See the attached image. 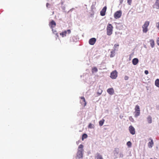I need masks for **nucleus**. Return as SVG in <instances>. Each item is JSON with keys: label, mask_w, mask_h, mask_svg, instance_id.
Listing matches in <instances>:
<instances>
[{"label": "nucleus", "mask_w": 159, "mask_h": 159, "mask_svg": "<svg viewBox=\"0 0 159 159\" xmlns=\"http://www.w3.org/2000/svg\"><path fill=\"white\" fill-rule=\"evenodd\" d=\"M83 145L81 144H80L78 147L76 155L77 157L79 159L83 157L84 151V150L83 149Z\"/></svg>", "instance_id": "f257e3e1"}, {"label": "nucleus", "mask_w": 159, "mask_h": 159, "mask_svg": "<svg viewBox=\"0 0 159 159\" xmlns=\"http://www.w3.org/2000/svg\"><path fill=\"white\" fill-rule=\"evenodd\" d=\"M113 27L111 24H108L107 27V34L110 36L112 33Z\"/></svg>", "instance_id": "f03ea898"}, {"label": "nucleus", "mask_w": 159, "mask_h": 159, "mask_svg": "<svg viewBox=\"0 0 159 159\" xmlns=\"http://www.w3.org/2000/svg\"><path fill=\"white\" fill-rule=\"evenodd\" d=\"M149 22L148 21H146L143 25L142 26L143 31V32L146 33L148 31V27L149 25Z\"/></svg>", "instance_id": "7ed1b4c3"}, {"label": "nucleus", "mask_w": 159, "mask_h": 159, "mask_svg": "<svg viewBox=\"0 0 159 159\" xmlns=\"http://www.w3.org/2000/svg\"><path fill=\"white\" fill-rule=\"evenodd\" d=\"M122 12L120 11H117L116 12L114 15V17L117 19L120 18L121 16Z\"/></svg>", "instance_id": "20e7f679"}, {"label": "nucleus", "mask_w": 159, "mask_h": 159, "mask_svg": "<svg viewBox=\"0 0 159 159\" xmlns=\"http://www.w3.org/2000/svg\"><path fill=\"white\" fill-rule=\"evenodd\" d=\"M117 77V72L116 70H114L111 74L110 77L112 79H115Z\"/></svg>", "instance_id": "39448f33"}, {"label": "nucleus", "mask_w": 159, "mask_h": 159, "mask_svg": "<svg viewBox=\"0 0 159 159\" xmlns=\"http://www.w3.org/2000/svg\"><path fill=\"white\" fill-rule=\"evenodd\" d=\"M68 33V34H70L71 33V31L70 30H68L67 31H65L62 33H60V35H61L62 37H63L66 36V34Z\"/></svg>", "instance_id": "423d86ee"}, {"label": "nucleus", "mask_w": 159, "mask_h": 159, "mask_svg": "<svg viewBox=\"0 0 159 159\" xmlns=\"http://www.w3.org/2000/svg\"><path fill=\"white\" fill-rule=\"evenodd\" d=\"M107 7L105 6L100 11V15L101 16H103L105 15Z\"/></svg>", "instance_id": "0eeeda50"}, {"label": "nucleus", "mask_w": 159, "mask_h": 159, "mask_svg": "<svg viewBox=\"0 0 159 159\" xmlns=\"http://www.w3.org/2000/svg\"><path fill=\"white\" fill-rule=\"evenodd\" d=\"M129 130L130 133L132 134H134L135 133V129L134 127L132 125H130L129 127Z\"/></svg>", "instance_id": "6e6552de"}, {"label": "nucleus", "mask_w": 159, "mask_h": 159, "mask_svg": "<svg viewBox=\"0 0 159 159\" xmlns=\"http://www.w3.org/2000/svg\"><path fill=\"white\" fill-rule=\"evenodd\" d=\"M96 40V39L95 38H92L89 40V43L90 45H93L95 43Z\"/></svg>", "instance_id": "1a4fd4ad"}, {"label": "nucleus", "mask_w": 159, "mask_h": 159, "mask_svg": "<svg viewBox=\"0 0 159 159\" xmlns=\"http://www.w3.org/2000/svg\"><path fill=\"white\" fill-rule=\"evenodd\" d=\"M56 25V23L53 20H52L49 24V26L52 29L55 27Z\"/></svg>", "instance_id": "9d476101"}, {"label": "nucleus", "mask_w": 159, "mask_h": 159, "mask_svg": "<svg viewBox=\"0 0 159 159\" xmlns=\"http://www.w3.org/2000/svg\"><path fill=\"white\" fill-rule=\"evenodd\" d=\"M154 8L159 9V0H157L153 6Z\"/></svg>", "instance_id": "9b49d317"}, {"label": "nucleus", "mask_w": 159, "mask_h": 159, "mask_svg": "<svg viewBox=\"0 0 159 159\" xmlns=\"http://www.w3.org/2000/svg\"><path fill=\"white\" fill-rule=\"evenodd\" d=\"M149 140H151L148 143V146L149 148H152L153 145V142L152 139L150 138Z\"/></svg>", "instance_id": "f8f14e48"}, {"label": "nucleus", "mask_w": 159, "mask_h": 159, "mask_svg": "<svg viewBox=\"0 0 159 159\" xmlns=\"http://www.w3.org/2000/svg\"><path fill=\"white\" fill-rule=\"evenodd\" d=\"M107 92L111 95H113L114 92V90L113 88L108 89L107 90Z\"/></svg>", "instance_id": "ddd939ff"}, {"label": "nucleus", "mask_w": 159, "mask_h": 159, "mask_svg": "<svg viewBox=\"0 0 159 159\" xmlns=\"http://www.w3.org/2000/svg\"><path fill=\"white\" fill-rule=\"evenodd\" d=\"M139 62L138 59L137 58H134L132 60V63L134 65H135L137 64Z\"/></svg>", "instance_id": "4468645a"}, {"label": "nucleus", "mask_w": 159, "mask_h": 159, "mask_svg": "<svg viewBox=\"0 0 159 159\" xmlns=\"http://www.w3.org/2000/svg\"><path fill=\"white\" fill-rule=\"evenodd\" d=\"M95 158L96 159H103L102 156L98 153H96Z\"/></svg>", "instance_id": "2eb2a0df"}, {"label": "nucleus", "mask_w": 159, "mask_h": 159, "mask_svg": "<svg viewBox=\"0 0 159 159\" xmlns=\"http://www.w3.org/2000/svg\"><path fill=\"white\" fill-rule=\"evenodd\" d=\"M116 49L114 48V50L112 51L111 52V54H110V57H113L115 55V50Z\"/></svg>", "instance_id": "dca6fc26"}, {"label": "nucleus", "mask_w": 159, "mask_h": 159, "mask_svg": "<svg viewBox=\"0 0 159 159\" xmlns=\"http://www.w3.org/2000/svg\"><path fill=\"white\" fill-rule=\"evenodd\" d=\"M147 120L148 123L149 124H151L152 122V117L150 116H149L147 118Z\"/></svg>", "instance_id": "f3484780"}, {"label": "nucleus", "mask_w": 159, "mask_h": 159, "mask_svg": "<svg viewBox=\"0 0 159 159\" xmlns=\"http://www.w3.org/2000/svg\"><path fill=\"white\" fill-rule=\"evenodd\" d=\"M150 42L151 47L152 48H153L154 46V41L152 39H151L150 40Z\"/></svg>", "instance_id": "a211bd4d"}, {"label": "nucleus", "mask_w": 159, "mask_h": 159, "mask_svg": "<svg viewBox=\"0 0 159 159\" xmlns=\"http://www.w3.org/2000/svg\"><path fill=\"white\" fill-rule=\"evenodd\" d=\"M155 85L158 87H159V79H157L155 81Z\"/></svg>", "instance_id": "6ab92c4d"}, {"label": "nucleus", "mask_w": 159, "mask_h": 159, "mask_svg": "<svg viewBox=\"0 0 159 159\" xmlns=\"http://www.w3.org/2000/svg\"><path fill=\"white\" fill-rule=\"evenodd\" d=\"M135 111H140L139 106L138 105H136L135 107Z\"/></svg>", "instance_id": "aec40b11"}, {"label": "nucleus", "mask_w": 159, "mask_h": 159, "mask_svg": "<svg viewBox=\"0 0 159 159\" xmlns=\"http://www.w3.org/2000/svg\"><path fill=\"white\" fill-rule=\"evenodd\" d=\"M104 121L105 120L103 119H102V120H100L99 122V125L100 126H102L103 125Z\"/></svg>", "instance_id": "412c9836"}, {"label": "nucleus", "mask_w": 159, "mask_h": 159, "mask_svg": "<svg viewBox=\"0 0 159 159\" xmlns=\"http://www.w3.org/2000/svg\"><path fill=\"white\" fill-rule=\"evenodd\" d=\"M135 114L134 115V117L136 118H137L139 116L140 114V111H135Z\"/></svg>", "instance_id": "4be33fe9"}, {"label": "nucleus", "mask_w": 159, "mask_h": 159, "mask_svg": "<svg viewBox=\"0 0 159 159\" xmlns=\"http://www.w3.org/2000/svg\"><path fill=\"white\" fill-rule=\"evenodd\" d=\"M92 71L93 73L94 72H96L98 71V69L97 67H94L92 68Z\"/></svg>", "instance_id": "5701e85b"}, {"label": "nucleus", "mask_w": 159, "mask_h": 159, "mask_svg": "<svg viewBox=\"0 0 159 159\" xmlns=\"http://www.w3.org/2000/svg\"><path fill=\"white\" fill-rule=\"evenodd\" d=\"M81 99L82 100L83 102H84V106H85L86 104V103L85 102V98L83 97H81Z\"/></svg>", "instance_id": "b1692460"}, {"label": "nucleus", "mask_w": 159, "mask_h": 159, "mask_svg": "<svg viewBox=\"0 0 159 159\" xmlns=\"http://www.w3.org/2000/svg\"><path fill=\"white\" fill-rule=\"evenodd\" d=\"M88 137V136L86 134H84L82 135V140H83L84 139Z\"/></svg>", "instance_id": "393cba45"}, {"label": "nucleus", "mask_w": 159, "mask_h": 159, "mask_svg": "<svg viewBox=\"0 0 159 159\" xmlns=\"http://www.w3.org/2000/svg\"><path fill=\"white\" fill-rule=\"evenodd\" d=\"M52 30L53 32V33H54V34H55L57 35V37H58V34L57 33V31L55 30H54L53 28L52 29Z\"/></svg>", "instance_id": "a878e982"}, {"label": "nucleus", "mask_w": 159, "mask_h": 159, "mask_svg": "<svg viewBox=\"0 0 159 159\" xmlns=\"http://www.w3.org/2000/svg\"><path fill=\"white\" fill-rule=\"evenodd\" d=\"M127 145L129 147H130L131 146V143L130 141H128L127 143Z\"/></svg>", "instance_id": "bb28decb"}, {"label": "nucleus", "mask_w": 159, "mask_h": 159, "mask_svg": "<svg viewBox=\"0 0 159 159\" xmlns=\"http://www.w3.org/2000/svg\"><path fill=\"white\" fill-rule=\"evenodd\" d=\"M93 124H92L91 123H90L88 127L89 128L91 129L93 128Z\"/></svg>", "instance_id": "cd10ccee"}, {"label": "nucleus", "mask_w": 159, "mask_h": 159, "mask_svg": "<svg viewBox=\"0 0 159 159\" xmlns=\"http://www.w3.org/2000/svg\"><path fill=\"white\" fill-rule=\"evenodd\" d=\"M123 157V155L122 152H120V157L122 158Z\"/></svg>", "instance_id": "c85d7f7f"}, {"label": "nucleus", "mask_w": 159, "mask_h": 159, "mask_svg": "<svg viewBox=\"0 0 159 159\" xmlns=\"http://www.w3.org/2000/svg\"><path fill=\"white\" fill-rule=\"evenodd\" d=\"M131 2H132V0H127V2L128 3V4L129 5H131Z\"/></svg>", "instance_id": "c756f323"}, {"label": "nucleus", "mask_w": 159, "mask_h": 159, "mask_svg": "<svg viewBox=\"0 0 159 159\" xmlns=\"http://www.w3.org/2000/svg\"><path fill=\"white\" fill-rule=\"evenodd\" d=\"M129 120L132 122H134V119L132 118V117H130L129 118Z\"/></svg>", "instance_id": "7c9ffc66"}, {"label": "nucleus", "mask_w": 159, "mask_h": 159, "mask_svg": "<svg viewBox=\"0 0 159 159\" xmlns=\"http://www.w3.org/2000/svg\"><path fill=\"white\" fill-rule=\"evenodd\" d=\"M129 79V77L127 76H125V80H127Z\"/></svg>", "instance_id": "2f4dec72"}, {"label": "nucleus", "mask_w": 159, "mask_h": 159, "mask_svg": "<svg viewBox=\"0 0 159 159\" xmlns=\"http://www.w3.org/2000/svg\"><path fill=\"white\" fill-rule=\"evenodd\" d=\"M144 73L146 75H148V70H145V71H144Z\"/></svg>", "instance_id": "473e14b6"}, {"label": "nucleus", "mask_w": 159, "mask_h": 159, "mask_svg": "<svg viewBox=\"0 0 159 159\" xmlns=\"http://www.w3.org/2000/svg\"><path fill=\"white\" fill-rule=\"evenodd\" d=\"M119 44H115L114 45V47L116 48L117 47L119 46Z\"/></svg>", "instance_id": "72a5a7b5"}, {"label": "nucleus", "mask_w": 159, "mask_h": 159, "mask_svg": "<svg viewBox=\"0 0 159 159\" xmlns=\"http://www.w3.org/2000/svg\"><path fill=\"white\" fill-rule=\"evenodd\" d=\"M157 43L158 45L159 46V38H158V39L157 40Z\"/></svg>", "instance_id": "f704fd0d"}, {"label": "nucleus", "mask_w": 159, "mask_h": 159, "mask_svg": "<svg viewBox=\"0 0 159 159\" xmlns=\"http://www.w3.org/2000/svg\"><path fill=\"white\" fill-rule=\"evenodd\" d=\"M157 24H158V26H157V27L158 28V29L159 30V22H158Z\"/></svg>", "instance_id": "c9c22d12"}, {"label": "nucleus", "mask_w": 159, "mask_h": 159, "mask_svg": "<svg viewBox=\"0 0 159 159\" xmlns=\"http://www.w3.org/2000/svg\"><path fill=\"white\" fill-rule=\"evenodd\" d=\"M48 5H49V3H47V4H46V6H47V7H48Z\"/></svg>", "instance_id": "e433bc0d"}, {"label": "nucleus", "mask_w": 159, "mask_h": 159, "mask_svg": "<svg viewBox=\"0 0 159 159\" xmlns=\"http://www.w3.org/2000/svg\"><path fill=\"white\" fill-rule=\"evenodd\" d=\"M120 3H122V2L123 0H120Z\"/></svg>", "instance_id": "4c0bfd02"}, {"label": "nucleus", "mask_w": 159, "mask_h": 159, "mask_svg": "<svg viewBox=\"0 0 159 159\" xmlns=\"http://www.w3.org/2000/svg\"><path fill=\"white\" fill-rule=\"evenodd\" d=\"M76 143H77V144H78V142H76Z\"/></svg>", "instance_id": "58836bf2"}, {"label": "nucleus", "mask_w": 159, "mask_h": 159, "mask_svg": "<svg viewBox=\"0 0 159 159\" xmlns=\"http://www.w3.org/2000/svg\"><path fill=\"white\" fill-rule=\"evenodd\" d=\"M102 93V92H101V93H99V95H100Z\"/></svg>", "instance_id": "ea45409f"}, {"label": "nucleus", "mask_w": 159, "mask_h": 159, "mask_svg": "<svg viewBox=\"0 0 159 159\" xmlns=\"http://www.w3.org/2000/svg\"><path fill=\"white\" fill-rule=\"evenodd\" d=\"M120 117L121 118H121V117H122V116H120Z\"/></svg>", "instance_id": "a19ab883"}, {"label": "nucleus", "mask_w": 159, "mask_h": 159, "mask_svg": "<svg viewBox=\"0 0 159 159\" xmlns=\"http://www.w3.org/2000/svg\"><path fill=\"white\" fill-rule=\"evenodd\" d=\"M120 117L121 118H121V117H122V116H120Z\"/></svg>", "instance_id": "79ce46f5"}]
</instances>
